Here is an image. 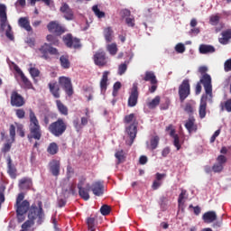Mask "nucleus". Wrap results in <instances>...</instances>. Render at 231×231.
Listing matches in <instances>:
<instances>
[{"mask_svg":"<svg viewBox=\"0 0 231 231\" xmlns=\"http://www.w3.org/2000/svg\"><path fill=\"white\" fill-rule=\"evenodd\" d=\"M29 134H27V138L29 142L32 140L39 142L42 138V129L32 109H29Z\"/></svg>","mask_w":231,"mask_h":231,"instance_id":"nucleus-1","label":"nucleus"},{"mask_svg":"<svg viewBox=\"0 0 231 231\" xmlns=\"http://www.w3.org/2000/svg\"><path fill=\"white\" fill-rule=\"evenodd\" d=\"M6 5L0 4V33H5L9 41H14V32L12 25L8 23V14H6Z\"/></svg>","mask_w":231,"mask_h":231,"instance_id":"nucleus-2","label":"nucleus"},{"mask_svg":"<svg viewBox=\"0 0 231 231\" xmlns=\"http://www.w3.org/2000/svg\"><path fill=\"white\" fill-rule=\"evenodd\" d=\"M125 124H131L125 128L126 134L130 137V145L134 143V139L136 134H138V121L136 120V116L134 114H130L125 116Z\"/></svg>","mask_w":231,"mask_h":231,"instance_id":"nucleus-3","label":"nucleus"},{"mask_svg":"<svg viewBox=\"0 0 231 231\" xmlns=\"http://www.w3.org/2000/svg\"><path fill=\"white\" fill-rule=\"evenodd\" d=\"M67 129L68 123L60 117L55 122H52L48 127V131L52 134V136H56V138L62 136V134L66 133Z\"/></svg>","mask_w":231,"mask_h":231,"instance_id":"nucleus-4","label":"nucleus"},{"mask_svg":"<svg viewBox=\"0 0 231 231\" xmlns=\"http://www.w3.org/2000/svg\"><path fill=\"white\" fill-rule=\"evenodd\" d=\"M36 53H39L41 59H43V60H51L50 55H54L57 59H59V56L60 55L59 50L51 46V43H43L36 50Z\"/></svg>","mask_w":231,"mask_h":231,"instance_id":"nucleus-5","label":"nucleus"},{"mask_svg":"<svg viewBox=\"0 0 231 231\" xmlns=\"http://www.w3.org/2000/svg\"><path fill=\"white\" fill-rule=\"evenodd\" d=\"M199 71L202 75L200 83L204 86L206 95H208L209 98H212V77L207 74L208 69L205 66L199 67Z\"/></svg>","mask_w":231,"mask_h":231,"instance_id":"nucleus-6","label":"nucleus"},{"mask_svg":"<svg viewBox=\"0 0 231 231\" xmlns=\"http://www.w3.org/2000/svg\"><path fill=\"white\" fill-rule=\"evenodd\" d=\"M38 217V225L42 224V218L44 217V211H42V207L40 205L39 208L37 206L32 205L28 214V218L31 221H35Z\"/></svg>","mask_w":231,"mask_h":231,"instance_id":"nucleus-7","label":"nucleus"},{"mask_svg":"<svg viewBox=\"0 0 231 231\" xmlns=\"http://www.w3.org/2000/svg\"><path fill=\"white\" fill-rule=\"evenodd\" d=\"M59 85L62 89H64L66 95L69 97H73V93L75 91L73 90V84L71 83V79L67 78V77H60L59 78Z\"/></svg>","mask_w":231,"mask_h":231,"instance_id":"nucleus-8","label":"nucleus"},{"mask_svg":"<svg viewBox=\"0 0 231 231\" xmlns=\"http://www.w3.org/2000/svg\"><path fill=\"white\" fill-rule=\"evenodd\" d=\"M190 95V83L189 79H184L179 86V97L180 102H185V99Z\"/></svg>","mask_w":231,"mask_h":231,"instance_id":"nucleus-9","label":"nucleus"},{"mask_svg":"<svg viewBox=\"0 0 231 231\" xmlns=\"http://www.w3.org/2000/svg\"><path fill=\"white\" fill-rule=\"evenodd\" d=\"M63 42L67 48H73L74 50H79V48H82L80 39L73 38L71 34L65 35L63 37Z\"/></svg>","mask_w":231,"mask_h":231,"instance_id":"nucleus-10","label":"nucleus"},{"mask_svg":"<svg viewBox=\"0 0 231 231\" xmlns=\"http://www.w3.org/2000/svg\"><path fill=\"white\" fill-rule=\"evenodd\" d=\"M60 12L62 14L66 21H73L75 19V13L67 3L61 4V6L60 7Z\"/></svg>","mask_w":231,"mask_h":231,"instance_id":"nucleus-11","label":"nucleus"},{"mask_svg":"<svg viewBox=\"0 0 231 231\" xmlns=\"http://www.w3.org/2000/svg\"><path fill=\"white\" fill-rule=\"evenodd\" d=\"M86 116L81 117V123L79 122V118L73 120L72 124L74 128L76 129L77 133L82 131L83 127L88 125L89 122V110L86 109L85 113Z\"/></svg>","mask_w":231,"mask_h":231,"instance_id":"nucleus-12","label":"nucleus"},{"mask_svg":"<svg viewBox=\"0 0 231 231\" xmlns=\"http://www.w3.org/2000/svg\"><path fill=\"white\" fill-rule=\"evenodd\" d=\"M26 104L24 97L19 94L17 91H13L11 93V106L14 107H23Z\"/></svg>","mask_w":231,"mask_h":231,"instance_id":"nucleus-13","label":"nucleus"},{"mask_svg":"<svg viewBox=\"0 0 231 231\" xmlns=\"http://www.w3.org/2000/svg\"><path fill=\"white\" fill-rule=\"evenodd\" d=\"M94 64L96 66H99L100 68H104L107 64V57L106 56V51H99L94 54L93 57Z\"/></svg>","mask_w":231,"mask_h":231,"instance_id":"nucleus-14","label":"nucleus"},{"mask_svg":"<svg viewBox=\"0 0 231 231\" xmlns=\"http://www.w3.org/2000/svg\"><path fill=\"white\" fill-rule=\"evenodd\" d=\"M9 134L11 136V140H8V142L5 143L2 148V152H4L5 154V152H10V149H12V143L15 142V125H10Z\"/></svg>","mask_w":231,"mask_h":231,"instance_id":"nucleus-15","label":"nucleus"},{"mask_svg":"<svg viewBox=\"0 0 231 231\" xmlns=\"http://www.w3.org/2000/svg\"><path fill=\"white\" fill-rule=\"evenodd\" d=\"M47 29L51 33H55L56 35H62V33L66 32V28L55 21L50 22L47 25Z\"/></svg>","mask_w":231,"mask_h":231,"instance_id":"nucleus-16","label":"nucleus"},{"mask_svg":"<svg viewBox=\"0 0 231 231\" xmlns=\"http://www.w3.org/2000/svg\"><path fill=\"white\" fill-rule=\"evenodd\" d=\"M139 92H138V85L134 84L132 88V91L130 93V96L128 97V107H134L136 104H138V97H139Z\"/></svg>","mask_w":231,"mask_h":231,"instance_id":"nucleus-17","label":"nucleus"},{"mask_svg":"<svg viewBox=\"0 0 231 231\" xmlns=\"http://www.w3.org/2000/svg\"><path fill=\"white\" fill-rule=\"evenodd\" d=\"M49 171L52 176H59L60 174V161L52 160L49 162Z\"/></svg>","mask_w":231,"mask_h":231,"instance_id":"nucleus-18","label":"nucleus"},{"mask_svg":"<svg viewBox=\"0 0 231 231\" xmlns=\"http://www.w3.org/2000/svg\"><path fill=\"white\" fill-rule=\"evenodd\" d=\"M208 95H207V94H206V96L203 95L200 99L199 115V118H201V119H203L207 116V100L208 98Z\"/></svg>","mask_w":231,"mask_h":231,"instance_id":"nucleus-19","label":"nucleus"},{"mask_svg":"<svg viewBox=\"0 0 231 231\" xmlns=\"http://www.w3.org/2000/svg\"><path fill=\"white\" fill-rule=\"evenodd\" d=\"M90 190H92L95 196H102L104 194V183L101 181H96L90 186Z\"/></svg>","mask_w":231,"mask_h":231,"instance_id":"nucleus-20","label":"nucleus"},{"mask_svg":"<svg viewBox=\"0 0 231 231\" xmlns=\"http://www.w3.org/2000/svg\"><path fill=\"white\" fill-rule=\"evenodd\" d=\"M14 208H16V214H26L30 210V202L23 200L22 203L15 204Z\"/></svg>","mask_w":231,"mask_h":231,"instance_id":"nucleus-21","label":"nucleus"},{"mask_svg":"<svg viewBox=\"0 0 231 231\" xmlns=\"http://www.w3.org/2000/svg\"><path fill=\"white\" fill-rule=\"evenodd\" d=\"M48 86L52 97H54V98H60V87H59V83L52 82L49 83Z\"/></svg>","mask_w":231,"mask_h":231,"instance_id":"nucleus-22","label":"nucleus"},{"mask_svg":"<svg viewBox=\"0 0 231 231\" xmlns=\"http://www.w3.org/2000/svg\"><path fill=\"white\" fill-rule=\"evenodd\" d=\"M32 179L24 177L19 180L18 187L22 190H30V189H32Z\"/></svg>","mask_w":231,"mask_h":231,"instance_id":"nucleus-23","label":"nucleus"},{"mask_svg":"<svg viewBox=\"0 0 231 231\" xmlns=\"http://www.w3.org/2000/svg\"><path fill=\"white\" fill-rule=\"evenodd\" d=\"M202 219L204 223H214L217 219V215L216 211H208L203 214Z\"/></svg>","mask_w":231,"mask_h":231,"instance_id":"nucleus-24","label":"nucleus"},{"mask_svg":"<svg viewBox=\"0 0 231 231\" xmlns=\"http://www.w3.org/2000/svg\"><path fill=\"white\" fill-rule=\"evenodd\" d=\"M103 35L106 42H113V40L115 39V32L112 27H106L103 30Z\"/></svg>","mask_w":231,"mask_h":231,"instance_id":"nucleus-25","label":"nucleus"},{"mask_svg":"<svg viewBox=\"0 0 231 231\" xmlns=\"http://www.w3.org/2000/svg\"><path fill=\"white\" fill-rule=\"evenodd\" d=\"M16 71L20 75L25 89H32L33 85L32 84V81H30V79H28V78L24 76V73L23 72V70H21V69H16Z\"/></svg>","mask_w":231,"mask_h":231,"instance_id":"nucleus-26","label":"nucleus"},{"mask_svg":"<svg viewBox=\"0 0 231 231\" xmlns=\"http://www.w3.org/2000/svg\"><path fill=\"white\" fill-rule=\"evenodd\" d=\"M56 107L59 113L63 116H68V115H69V109L60 99L56 100Z\"/></svg>","mask_w":231,"mask_h":231,"instance_id":"nucleus-27","label":"nucleus"},{"mask_svg":"<svg viewBox=\"0 0 231 231\" xmlns=\"http://www.w3.org/2000/svg\"><path fill=\"white\" fill-rule=\"evenodd\" d=\"M89 190H91V185L87 184L86 188L79 189V195L84 201L89 200Z\"/></svg>","mask_w":231,"mask_h":231,"instance_id":"nucleus-28","label":"nucleus"},{"mask_svg":"<svg viewBox=\"0 0 231 231\" xmlns=\"http://www.w3.org/2000/svg\"><path fill=\"white\" fill-rule=\"evenodd\" d=\"M18 24L20 28H23L26 32H32V25H30V20L28 17H21L18 20Z\"/></svg>","mask_w":231,"mask_h":231,"instance_id":"nucleus-29","label":"nucleus"},{"mask_svg":"<svg viewBox=\"0 0 231 231\" xmlns=\"http://www.w3.org/2000/svg\"><path fill=\"white\" fill-rule=\"evenodd\" d=\"M7 173L12 180H15V178H17V168L12 164L11 158H9L7 162Z\"/></svg>","mask_w":231,"mask_h":231,"instance_id":"nucleus-30","label":"nucleus"},{"mask_svg":"<svg viewBox=\"0 0 231 231\" xmlns=\"http://www.w3.org/2000/svg\"><path fill=\"white\" fill-rule=\"evenodd\" d=\"M143 80H144V82H150L151 84H158L156 75L152 71L149 70L144 73Z\"/></svg>","mask_w":231,"mask_h":231,"instance_id":"nucleus-31","label":"nucleus"},{"mask_svg":"<svg viewBox=\"0 0 231 231\" xmlns=\"http://www.w3.org/2000/svg\"><path fill=\"white\" fill-rule=\"evenodd\" d=\"M199 53L202 55H208V53H215L216 48L212 45L201 44L199 46Z\"/></svg>","mask_w":231,"mask_h":231,"instance_id":"nucleus-32","label":"nucleus"},{"mask_svg":"<svg viewBox=\"0 0 231 231\" xmlns=\"http://www.w3.org/2000/svg\"><path fill=\"white\" fill-rule=\"evenodd\" d=\"M108 77H109V71L107 70L104 71L102 79L100 80V89L102 92L107 90V81L109 80Z\"/></svg>","mask_w":231,"mask_h":231,"instance_id":"nucleus-33","label":"nucleus"},{"mask_svg":"<svg viewBox=\"0 0 231 231\" xmlns=\"http://www.w3.org/2000/svg\"><path fill=\"white\" fill-rule=\"evenodd\" d=\"M231 39V29L222 32V38L218 39L220 44H228Z\"/></svg>","mask_w":231,"mask_h":231,"instance_id":"nucleus-34","label":"nucleus"},{"mask_svg":"<svg viewBox=\"0 0 231 231\" xmlns=\"http://www.w3.org/2000/svg\"><path fill=\"white\" fill-rule=\"evenodd\" d=\"M60 62L63 69H69L71 63L69 62V57L68 55H62L60 57Z\"/></svg>","mask_w":231,"mask_h":231,"instance_id":"nucleus-35","label":"nucleus"},{"mask_svg":"<svg viewBox=\"0 0 231 231\" xmlns=\"http://www.w3.org/2000/svg\"><path fill=\"white\" fill-rule=\"evenodd\" d=\"M158 145H160V136L155 135L151 138L148 149H150L151 151H154L155 149H158Z\"/></svg>","mask_w":231,"mask_h":231,"instance_id":"nucleus-36","label":"nucleus"},{"mask_svg":"<svg viewBox=\"0 0 231 231\" xmlns=\"http://www.w3.org/2000/svg\"><path fill=\"white\" fill-rule=\"evenodd\" d=\"M196 119L194 117H189V120L185 123V127L189 131V133H192V131H196Z\"/></svg>","mask_w":231,"mask_h":231,"instance_id":"nucleus-37","label":"nucleus"},{"mask_svg":"<svg viewBox=\"0 0 231 231\" xmlns=\"http://www.w3.org/2000/svg\"><path fill=\"white\" fill-rule=\"evenodd\" d=\"M162 100V97L160 96H156L152 101L147 103V106L149 109H156L158 106H160V102Z\"/></svg>","mask_w":231,"mask_h":231,"instance_id":"nucleus-38","label":"nucleus"},{"mask_svg":"<svg viewBox=\"0 0 231 231\" xmlns=\"http://www.w3.org/2000/svg\"><path fill=\"white\" fill-rule=\"evenodd\" d=\"M47 152L52 156L57 154L59 152V145H57V143H51L47 148Z\"/></svg>","mask_w":231,"mask_h":231,"instance_id":"nucleus-39","label":"nucleus"},{"mask_svg":"<svg viewBox=\"0 0 231 231\" xmlns=\"http://www.w3.org/2000/svg\"><path fill=\"white\" fill-rule=\"evenodd\" d=\"M92 12L95 14L97 19H104V17H106V13L103 11H100V9L98 8V5H97L92 6Z\"/></svg>","mask_w":231,"mask_h":231,"instance_id":"nucleus-40","label":"nucleus"},{"mask_svg":"<svg viewBox=\"0 0 231 231\" xmlns=\"http://www.w3.org/2000/svg\"><path fill=\"white\" fill-rule=\"evenodd\" d=\"M220 110H226L227 113H231V98L227 99L226 102L220 103Z\"/></svg>","mask_w":231,"mask_h":231,"instance_id":"nucleus-41","label":"nucleus"},{"mask_svg":"<svg viewBox=\"0 0 231 231\" xmlns=\"http://www.w3.org/2000/svg\"><path fill=\"white\" fill-rule=\"evenodd\" d=\"M115 157L117 160V165H120V163H124V162H125V155H124V150L117 151L115 153Z\"/></svg>","mask_w":231,"mask_h":231,"instance_id":"nucleus-42","label":"nucleus"},{"mask_svg":"<svg viewBox=\"0 0 231 231\" xmlns=\"http://www.w3.org/2000/svg\"><path fill=\"white\" fill-rule=\"evenodd\" d=\"M106 50L108 53H110L112 56L116 55L118 53V47L116 43H111L106 46Z\"/></svg>","mask_w":231,"mask_h":231,"instance_id":"nucleus-43","label":"nucleus"},{"mask_svg":"<svg viewBox=\"0 0 231 231\" xmlns=\"http://www.w3.org/2000/svg\"><path fill=\"white\" fill-rule=\"evenodd\" d=\"M129 64V61H125L124 63H121L118 66L117 74L122 76L127 71V65Z\"/></svg>","mask_w":231,"mask_h":231,"instance_id":"nucleus-44","label":"nucleus"},{"mask_svg":"<svg viewBox=\"0 0 231 231\" xmlns=\"http://www.w3.org/2000/svg\"><path fill=\"white\" fill-rule=\"evenodd\" d=\"M29 73H30L31 77L33 79H37V77H39V75H41V70H39V69H37V68L31 67L29 69Z\"/></svg>","mask_w":231,"mask_h":231,"instance_id":"nucleus-45","label":"nucleus"},{"mask_svg":"<svg viewBox=\"0 0 231 231\" xmlns=\"http://www.w3.org/2000/svg\"><path fill=\"white\" fill-rule=\"evenodd\" d=\"M185 196H187V190L181 189L178 199L179 207H181V205H185V201H183V199H185Z\"/></svg>","mask_w":231,"mask_h":231,"instance_id":"nucleus-46","label":"nucleus"},{"mask_svg":"<svg viewBox=\"0 0 231 231\" xmlns=\"http://www.w3.org/2000/svg\"><path fill=\"white\" fill-rule=\"evenodd\" d=\"M33 225H35V221L31 220L30 218L28 220H26L23 225H22V228L23 230L27 231L28 228H32V226H33Z\"/></svg>","mask_w":231,"mask_h":231,"instance_id":"nucleus-47","label":"nucleus"},{"mask_svg":"<svg viewBox=\"0 0 231 231\" xmlns=\"http://www.w3.org/2000/svg\"><path fill=\"white\" fill-rule=\"evenodd\" d=\"M100 212L102 216H109V214H111V207H109L108 205H103L100 208Z\"/></svg>","mask_w":231,"mask_h":231,"instance_id":"nucleus-48","label":"nucleus"},{"mask_svg":"<svg viewBox=\"0 0 231 231\" xmlns=\"http://www.w3.org/2000/svg\"><path fill=\"white\" fill-rule=\"evenodd\" d=\"M87 225L88 226L89 231L95 230V217H88L87 218Z\"/></svg>","mask_w":231,"mask_h":231,"instance_id":"nucleus-49","label":"nucleus"},{"mask_svg":"<svg viewBox=\"0 0 231 231\" xmlns=\"http://www.w3.org/2000/svg\"><path fill=\"white\" fill-rule=\"evenodd\" d=\"M15 115L17 118H19L20 120H23V118L26 116V112L23 108H18L15 110Z\"/></svg>","mask_w":231,"mask_h":231,"instance_id":"nucleus-50","label":"nucleus"},{"mask_svg":"<svg viewBox=\"0 0 231 231\" xmlns=\"http://www.w3.org/2000/svg\"><path fill=\"white\" fill-rule=\"evenodd\" d=\"M166 131H170V136H171V138H175V136H178V134H176V129H174V126L172 125H169L166 127Z\"/></svg>","mask_w":231,"mask_h":231,"instance_id":"nucleus-51","label":"nucleus"},{"mask_svg":"<svg viewBox=\"0 0 231 231\" xmlns=\"http://www.w3.org/2000/svg\"><path fill=\"white\" fill-rule=\"evenodd\" d=\"M213 172H221L223 171V164H220L219 162H217L212 167Z\"/></svg>","mask_w":231,"mask_h":231,"instance_id":"nucleus-52","label":"nucleus"},{"mask_svg":"<svg viewBox=\"0 0 231 231\" xmlns=\"http://www.w3.org/2000/svg\"><path fill=\"white\" fill-rule=\"evenodd\" d=\"M175 51L177 53H184L185 52V45L183 43H178L175 46Z\"/></svg>","mask_w":231,"mask_h":231,"instance_id":"nucleus-53","label":"nucleus"},{"mask_svg":"<svg viewBox=\"0 0 231 231\" xmlns=\"http://www.w3.org/2000/svg\"><path fill=\"white\" fill-rule=\"evenodd\" d=\"M17 133L21 138H24L25 133H24V126L23 125H17Z\"/></svg>","mask_w":231,"mask_h":231,"instance_id":"nucleus-54","label":"nucleus"},{"mask_svg":"<svg viewBox=\"0 0 231 231\" xmlns=\"http://www.w3.org/2000/svg\"><path fill=\"white\" fill-rule=\"evenodd\" d=\"M125 23L130 28H134V24H135L134 23V17H127V18H125Z\"/></svg>","mask_w":231,"mask_h":231,"instance_id":"nucleus-55","label":"nucleus"},{"mask_svg":"<svg viewBox=\"0 0 231 231\" xmlns=\"http://www.w3.org/2000/svg\"><path fill=\"white\" fill-rule=\"evenodd\" d=\"M173 145L177 148V151H180V149H181V144H180V136L175 135V137H173Z\"/></svg>","mask_w":231,"mask_h":231,"instance_id":"nucleus-56","label":"nucleus"},{"mask_svg":"<svg viewBox=\"0 0 231 231\" xmlns=\"http://www.w3.org/2000/svg\"><path fill=\"white\" fill-rule=\"evenodd\" d=\"M121 88H122V83H120V81L116 82L113 87V95H116V93H118V90Z\"/></svg>","mask_w":231,"mask_h":231,"instance_id":"nucleus-57","label":"nucleus"},{"mask_svg":"<svg viewBox=\"0 0 231 231\" xmlns=\"http://www.w3.org/2000/svg\"><path fill=\"white\" fill-rule=\"evenodd\" d=\"M120 14L123 19L125 17H131V11L129 9H123L121 10Z\"/></svg>","mask_w":231,"mask_h":231,"instance_id":"nucleus-58","label":"nucleus"},{"mask_svg":"<svg viewBox=\"0 0 231 231\" xmlns=\"http://www.w3.org/2000/svg\"><path fill=\"white\" fill-rule=\"evenodd\" d=\"M217 162L220 165H225V162H226V157L225 155H218L217 158Z\"/></svg>","mask_w":231,"mask_h":231,"instance_id":"nucleus-59","label":"nucleus"},{"mask_svg":"<svg viewBox=\"0 0 231 231\" xmlns=\"http://www.w3.org/2000/svg\"><path fill=\"white\" fill-rule=\"evenodd\" d=\"M169 106H171V101L169 99H166L165 103H162L161 105V110L167 111V109H169Z\"/></svg>","mask_w":231,"mask_h":231,"instance_id":"nucleus-60","label":"nucleus"},{"mask_svg":"<svg viewBox=\"0 0 231 231\" xmlns=\"http://www.w3.org/2000/svg\"><path fill=\"white\" fill-rule=\"evenodd\" d=\"M224 69L225 71H231V59L226 60L224 63Z\"/></svg>","mask_w":231,"mask_h":231,"instance_id":"nucleus-61","label":"nucleus"},{"mask_svg":"<svg viewBox=\"0 0 231 231\" xmlns=\"http://www.w3.org/2000/svg\"><path fill=\"white\" fill-rule=\"evenodd\" d=\"M211 24L216 25L217 23H219V16L218 15H213L209 19Z\"/></svg>","mask_w":231,"mask_h":231,"instance_id":"nucleus-62","label":"nucleus"},{"mask_svg":"<svg viewBox=\"0 0 231 231\" xmlns=\"http://www.w3.org/2000/svg\"><path fill=\"white\" fill-rule=\"evenodd\" d=\"M23 201H24V193H20L16 198L15 205H19V203H22Z\"/></svg>","mask_w":231,"mask_h":231,"instance_id":"nucleus-63","label":"nucleus"},{"mask_svg":"<svg viewBox=\"0 0 231 231\" xmlns=\"http://www.w3.org/2000/svg\"><path fill=\"white\" fill-rule=\"evenodd\" d=\"M26 44H28L30 48H33V46H35V38H28L26 40Z\"/></svg>","mask_w":231,"mask_h":231,"instance_id":"nucleus-64","label":"nucleus"}]
</instances>
